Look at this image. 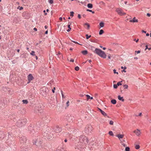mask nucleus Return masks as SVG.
<instances>
[{
	"instance_id": "e433bc0d",
	"label": "nucleus",
	"mask_w": 151,
	"mask_h": 151,
	"mask_svg": "<svg viewBox=\"0 0 151 151\" xmlns=\"http://www.w3.org/2000/svg\"><path fill=\"white\" fill-rule=\"evenodd\" d=\"M123 87L124 88L127 89L128 88V86L126 84H125L123 85Z\"/></svg>"
},
{
	"instance_id": "3c124183",
	"label": "nucleus",
	"mask_w": 151,
	"mask_h": 151,
	"mask_svg": "<svg viewBox=\"0 0 151 151\" xmlns=\"http://www.w3.org/2000/svg\"><path fill=\"white\" fill-rule=\"evenodd\" d=\"M55 87H54L53 89H52V92L53 93H54L55 92Z\"/></svg>"
},
{
	"instance_id": "f704fd0d",
	"label": "nucleus",
	"mask_w": 151,
	"mask_h": 151,
	"mask_svg": "<svg viewBox=\"0 0 151 151\" xmlns=\"http://www.w3.org/2000/svg\"><path fill=\"white\" fill-rule=\"evenodd\" d=\"M130 148L128 147H127L125 148V151H129Z\"/></svg>"
},
{
	"instance_id": "052dcab7",
	"label": "nucleus",
	"mask_w": 151,
	"mask_h": 151,
	"mask_svg": "<svg viewBox=\"0 0 151 151\" xmlns=\"http://www.w3.org/2000/svg\"><path fill=\"white\" fill-rule=\"evenodd\" d=\"M68 124H66L65 127L67 128L68 129L69 128H70V127H68Z\"/></svg>"
},
{
	"instance_id": "69168bd1",
	"label": "nucleus",
	"mask_w": 151,
	"mask_h": 151,
	"mask_svg": "<svg viewBox=\"0 0 151 151\" xmlns=\"http://www.w3.org/2000/svg\"><path fill=\"white\" fill-rule=\"evenodd\" d=\"M122 145H123L124 147H125L126 145L124 143H122Z\"/></svg>"
},
{
	"instance_id": "864d4df0",
	"label": "nucleus",
	"mask_w": 151,
	"mask_h": 151,
	"mask_svg": "<svg viewBox=\"0 0 151 151\" xmlns=\"http://www.w3.org/2000/svg\"><path fill=\"white\" fill-rule=\"evenodd\" d=\"M133 40L134 41H135L136 42H137L139 41V39H138L137 40H136V39H135Z\"/></svg>"
},
{
	"instance_id": "a211bd4d",
	"label": "nucleus",
	"mask_w": 151,
	"mask_h": 151,
	"mask_svg": "<svg viewBox=\"0 0 151 151\" xmlns=\"http://www.w3.org/2000/svg\"><path fill=\"white\" fill-rule=\"evenodd\" d=\"M37 111L38 112H38L39 114V113L40 114H42L43 111L42 109H38Z\"/></svg>"
},
{
	"instance_id": "6e6552de",
	"label": "nucleus",
	"mask_w": 151,
	"mask_h": 151,
	"mask_svg": "<svg viewBox=\"0 0 151 151\" xmlns=\"http://www.w3.org/2000/svg\"><path fill=\"white\" fill-rule=\"evenodd\" d=\"M66 119L68 122H72L73 121L74 117L73 116L70 115L68 116H67Z\"/></svg>"
},
{
	"instance_id": "bf43d9fd",
	"label": "nucleus",
	"mask_w": 151,
	"mask_h": 151,
	"mask_svg": "<svg viewBox=\"0 0 151 151\" xmlns=\"http://www.w3.org/2000/svg\"><path fill=\"white\" fill-rule=\"evenodd\" d=\"M70 61L71 62H73L74 61V60L72 59H71Z\"/></svg>"
},
{
	"instance_id": "f3484780",
	"label": "nucleus",
	"mask_w": 151,
	"mask_h": 151,
	"mask_svg": "<svg viewBox=\"0 0 151 151\" xmlns=\"http://www.w3.org/2000/svg\"><path fill=\"white\" fill-rule=\"evenodd\" d=\"M118 98L119 100L121 101H124V99H123V97H121L120 95L118 96Z\"/></svg>"
},
{
	"instance_id": "a878e982",
	"label": "nucleus",
	"mask_w": 151,
	"mask_h": 151,
	"mask_svg": "<svg viewBox=\"0 0 151 151\" xmlns=\"http://www.w3.org/2000/svg\"><path fill=\"white\" fill-rule=\"evenodd\" d=\"M22 101L23 104H27L28 103V101L27 100H23Z\"/></svg>"
},
{
	"instance_id": "de8ad7c7",
	"label": "nucleus",
	"mask_w": 151,
	"mask_h": 151,
	"mask_svg": "<svg viewBox=\"0 0 151 151\" xmlns=\"http://www.w3.org/2000/svg\"><path fill=\"white\" fill-rule=\"evenodd\" d=\"M113 123H114V122H113L111 120L109 122V124L110 125H112L113 124Z\"/></svg>"
},
{
	"instance_id": "423d86ee",
	"label": "nucleus",
	"mask_w": 151,
	"mask_h": 151,
	"mask_svg": "<svg viewBox=\"0 0 151 151\" xmlns=\"http://www.w3.org/2000/svg\"><path fill=\"white\" fill-rule=\"evenodd\" d=\"M40 125H39V123H37L36 124V125L35 126V129H33L32 130H31V128L30 129L29 128V129L30 130V131L31 132V133H32V132L33 133V132H35V130L36 129L37 130H38L40 129Z\"/></svg>"
},
{
	"instance_id": "4be33fe9",
	"label": "nucleus",
	"mask_w": 151,
	"mask_h": 151,
	"mask_svg": "<svg viewBox=\"0 0 151 151\" xmlns=\"http://www.w3.org/2000/svg\"><path fill=\"white\" fill-rule=\"evenodd\" d=\"M87 6L88 8H90V9H91V8H92V7H93V5L89 3L87 4Z\"/></svg>"
},
{
	"instance_id": "5fc2aeb1",
	"label": "nucleus",
	"mask_w": 151,
	"mask_h": 151,
	"mask_svg": "<svg viewBox=\"0 0 151 151\" xmlns=\"http://www.w3.org/2000/svg\"><path fill=\"white\" fill-rule=\"evenodd\" d=\"M135 52H137V54H138L140 52V50H138L137 51H136Z\"/></svg>"
},
{
	"instance_id": "f257e3e1",
	"label": "nucleus",
	"mask_w": 151,
	"mask_h": 151,
	"mask_svg": "<svg viewBox=\"0 0 151 151\" xmlns=\"http://www.w3.org/2000/svg\"><path fill=\"white\" fill-rule=\"evenodd\" d=\"M79 142L78 143H75V148L80 150H82L88 144V140L87 138L84 135H81L79 139Z\"/></svg>"
},
{
	"instance_id": "393cba45",
	"label": "nucleus",
	"mask_w": 151,
	"mask_h": 151,
	"mask_svg": "<svg viewBox=\"0 0 151 151\" xmlns=\"http://www.w3.org/2000/svg\"><path fill=\"white\" fill-rule=\"evenodd\" d=\"M21 139L24 142H25L26 141V138L25 137H21Z\"/></svg>"
},
{
	"instance_id": "774afa93",
	"label": "nucleus",
	"mask_w": 151,
	"mask_h": 151,
	"mask_svg": "<svg viewBox=\"0 0 151 151\" xmlns=\"http://www.w3.org/2000/svg\"><path fill=\"white\" fill-rule=\"evenodd\" d=\"M142 32H143V33H146V31H145L144 30H142Z\"/></svg>"
},
{
	"instance_id": "bb28decb",
	"label": "nucleus",
	"mask_w": 151,
	"mask_h": 151,
	"mask_svg": "<svg viewBox=\"0 0 151 151\" xmlns=\"http://www.w3.org/2000/svg\"><path fill=\"white\" fill-rule=\"evenodd\" d=\"M99 25L101 27H103L104 26V23L103 22H101L99 24Z\"/></svg>"
},
{
	"instance_id": "79ce46f5",
	"label": "nucleus",
	"mask_w": 151,
	"mask_h": 151,
	"mask_svg": "<svg viewBox=\"0 0 151 151\" xmlns=\"http://www.w3.org/2000/svg\"><path fill=\"white\" fill-rule=\"evenodd\" d=\"M35 51H32L31 53H30V54L32 55H35Z\"/></svg>"
},
{
	"instance_id": "ea45409f",
	"label": "nucleus",
	"mask_w": 151,
	"mask_h": 151,
	"mask_svg": "<svg viewBox=\"0 0 151 151\" xmlns=\"http://www.w3.org/2000/svg\"><path fill=\"white\" fill-rule=\"evenodd\" d=\"M86 11L92 12L93 14L94 13V12L92 11V10H90V9H87L86 10Z\"/></svg>"
},
{
	"instance_id": "37998d69",
	"label": "nucleus",
	"mask_w": 151,
	"mask_h": 151,
	"mask_svg": "<svg viewBox=\"0 0 151 151\" xmlns=\"http://www.w3.org/2000/svg\"><path fill=\"white\" fill-rule=\"evenodd\" d=\"M61 94H62V98H63L65 99V97L64 96V94H63V91L62 90H61Z\"/></svg>"
},
{
	"instance_id": "4468645a",
	"label": "nucleus",
	"mask_w": 151,
	"mask_h": 151,
	"mask_svg": "<svg viewBox=\"0 0 151 151\" xmlns=\"http://www.w3.org/2000/svg\"><path fill=\"white\" fill-rule=\"evenodd\" d=\"M136 18L135 17H134L133 18V19L132 20H129V22H138V20L137 19H135Z\"/></svg>"
},
{
	"instance_id": "9b49d317",
	"label": "nucleus",
	"mask_w": 151,
	"mask_h": 151,
	"mask_svg": "<svg viewBox=\"0 0 151 151\" xmlns=\"http://www.w3.org/2000/svg\"><path fill=\"white\" fill-rule=\"evenodd\" d=\"M62 131V129L58 126H56L55 129V131L56 133H58Z\"/></svg>"
},
{
	"instance_id": "0eeeda50",
	"label": "nucleus",
	"mask_w": 151,
	"mask_h": 151,
	"mask_svg": "<svg viewBox=\"0 0 151 151\" xmlns=\"http://www.w3.org/2000/svg\"><path fill=\"white\" fill-rule=\"evenodd\" d=\"M116 11L117 13L120 15L122 16L126 14L125 13L122 12V9H121L117 8L116 9Z\"/></svg>"
},
{
	"instance_id": "f03ea898",
	"label": "nucleus",
	"mask_w": 151,
	"mask_h": 151,
	"mask_svg": "<svg viewBox=\"0 0 151 151\" xmlns=\"http://www.w3.org/2000/svg\"><path fill=\"white\" fill-rule=\"evenodd\" d=\"M55 132L53 131H52L51 132H47L43 133V136L45 138H47L49 140H51L55 137Z\"/></svg>"
},
{
	"instance_id": "2eb2a0df",
	"label": "nucleus",
	"mask_w": 151,
	"mask_h": 151,
	"mask_svg": "<svg viewBox=\"0 0 151 151\" xmlns=\"http://www.w3.org/2000/svg\"><path fill=\"white\" fill-rule=\"evenodd\" d=\"M116 136L119 139L122 138L124 136V135L123 134H118L116 135Z\"/></svg>"
},
{
	"instance_id": "c03bdc74",
	"label": "nucleus",
	"mask_w": 151,
	"mask_h": 151,
	"mask_svg": "<svg viewBox=\"0 0 151 151\" xmlns=\"http://www.w3.org/2000/svg\"><path fill=\"white\" fill-rule=\"evenodd\" d=\"M113 72H114V73L115 74L116 73L117 74H118V72H116V70L115 69L113 70Z\"/></svg>"
},
{
	"instance_id": "f8f14e48",
	"label": "nucleus",
	"mask_w": 151,
	"mask_h": 151,
	"mask_svg": "<svg viewBox=\"0 0 151 151\" xmlns=\"http://www.w3.org/2000/svg\"><path fill=\"white\" fill-rule=\"evenodd\" d=\"M99 110L101 112V114L104 116H107L108 118L109 117V116H107L106 114L103 110L100 109L98 108Z\"/></svg>"
},
{
	"instance_id": "680f3d73",
	"label": "nucleus",
	"mask_w": 151,
	"mask_h": 151,
	"mask_svg": "<svg viewBox=\"0 0 151 151\" xmlns=\"http://www.w3.org/2000/svg\"><path fill=\"white\" fill-rule=\"evenodd\" d=\"M108 58L109 59H111V56H110V54H109L108 56Z\"/></svg>"
},
{
	"instance_id": "58836bf2",
	"label": "nucleus",
	"mask_w": 151,
	"mask_h": 151,
	"mask_svg": "<svg viewBox=\"0 0 151 151\" xmlns=\"http://www.w3.org/2000/svg\"><path fill=\"white\" fill-rule=\"evenodd\" d=\"M79 68L78 66L76 67L75 68V70H76V71L78 70H79Z\"/></svg>"
},
{
	"instance_id": "7ed1b4c3",
	"label": "nucleus",
	"mask_w": 151,
	"mask_h": 151,
	"mask_svg": "<svg viewBox=\"0 0 151 151\" xmlns=\"http://www.w3.org/2000/svg\"><path fill=\"white\" fill-rule=\"evenodd\" d=\"M94 52L104 58H105L106 57L105 53L100 49L96 48Z\"/></svg>"
},
{
	"instance_id": "13d9d810",
	"label": "nucleus",
	"mask_w": 151,
	"mask_h": 151,
	"mask_svg": "<svg viewBox=\"0 0 151 151\" xmlns=\"http://www.w3.org/2000/svg\"><path fill=\"white\" fill-rule=\"evenodd\" d=\"M145 47H146V48H145V50H146V49H148V46L147 45H146Z\"/></svg>"
},
{
	"instance_id": "c9c22d12",
	"label": "nucleus",
	"mask_w": 151,
	"mask_h": 151,
	"mask_svg": "<svg viewBox=\"0 0 151 151\" xmlns=\"http://www.w3.org/2000/svg\"><path fill=\"white\" fill-rule=\"evenodd\" d=\"M56 55L58 56V55H60L59 56H58V57H61V56H62V54H61L60 52H58V54H56Z\"/></svg>"
},
{
	"instance_id": "c756f323",
	"label": "nucleus",
	"mask_w": 151,
	"mask_h": 151,
	"mask_svg": "<svg viewBox=\"0 0 151 151\" xmlns=\"http://www.w3.org/2000/svg\"><path fill=\"white\" fill-rule=\"evenodd\" d=\"M92 42H97V41L98 40L97 39L96 40H90Z\"/></svg>"
},
{
	"instance_id": "e2e57ef3",
	"label": "nucleus",
	"mask_w": 151,
	"mask_h": 151,
	"mask_svg": "<svg viewBox=\"0 0 151 151\" xmlns=\"http://www.w3.org/2000/svg\"><path fill=\"white\" fill-rule=\"evenodd\" d=\"M23 9V7H22V6H21V7H20V8L19 9V10H22Z\"/></svg>"
},
{
	"instance_id": "6e6d98bb",
	"label": "nucleus",
	"mask_w": 151,
	"mask_h": 151,
	"mask_svg": "<svg viewBox=\"0 0 151 151\" xmlns=\"http://www.w3.org/2000/svg\"><path fill=\"white\" fill-rule=\"evenodd\" d=\"M147 15L148 17H150V16L151 14H150L148 13L147 14Z\"/></svg>"
},
{
	"instance_id": "0e129e2a",
	"label": "nucleus",
	"mask_w": 151,
	"mask_h": 151,
	"mask_svg": "<svg viewBox=\"0 0 151 151\" xmlns=\"http://www.w3.org/2000/svg\"><path fill=\"white\" fill-rule=\"evenodd\" d=\"M34 31H37V29L36 28H34Z\"/></svg>"
},
{
	"instance_id": "cd10ccee",
	"label": "nucleus",
	"mask_w": 151,
	"mask_h": 151,
	"mask_svg": "<svg viewBox=\"0 0 151 151\" xmlns=\"http://www.w3.org/2000/svg\"><path fill=\"white\" fill-rule=\"evenodd\" d=\"M104 32L103 29H101L99 32V34L100 35H102L104 33Z\"/></svg>"
},
{
	"instance_id": "6ab92c4d",
	"label": "nucleus",
	"mask_w": 151,
	"mask_h": 151,
	"mask_svg": "<svg viewBox=\"0 0 151 151\" xmlns=\"http://www.w3.org/2000/svg\"><path fill=\"white\" fill-rule=\"evenodd\" d=\"M50 99L52 101V102L51 101H50V103H52L53 102L55 103V101H56V97H55V98H52Z\"/></svg>"
},
{
	"instance_id": "39448f33",
	"label": "nucleus",
	"mask_w": 151,
	"mask_h": 151,
	"mask_svg": "<svg viewBox=\"0 0 151 151\" xmlns=\"http://www.w3.org/2000/svg\"><path fill=\"white\" fill-rule=\"evenodd\" d=\"M93 130V127L92 126L89 125L87 126L85 128V132L87 134L91 133Z\"/></svg>"
},
{
	"instance_id": "b1692460",
	"label": "nucleus",
	"mask_w": 151,
	"mask_h": 151,
	"mask_svg": "<svg viewBox=\"0 0 151 151\" xmlns=\"http://www.w3.org/2000/svg\"><path fill=\"white\" fill-rule=\"evenodd\" d=\"M111 103L114 104H115L116 103V100L115 99H113L111 101Z\"/></svg>"
},
{
	"instance_id": "72a5a7b5",
	"label": "nucleus",
	"mask_w": 151,
	"mask_h": 151,
	"mask_svg": "<svg viewBox=\"0 0 151 151\" xmlns=\"http://www.w3.org/2000/svg\"><path fill=\"white\" fill-rule=\"evenodd\" d=\"M140 148V146L139 145H136L135 146V148L136 149H138Z\"/></svg>"
},
{
	"instance_id": "dca6fc26",
	"label": "nucleus",
	"mask_w": 151,
	"mask_h": 151,
	"mask_svg": "<svg viewBox=\"0 0 151 151\" xmlns=\"http://www.w3.org/2000/svg\"><path fill=\"white\" fill-rule=\"evenodd\" d=\"M71 24V23H70L69 22L68 24V29L67 30V31L68 32H70V31L71 29V28L70 27V25Z\"/></svg>"
},
{
	"instance_id": "2f4dec72",
	"label": "nucleus",
	"mask_w": 151,
	"mask_h": 151,
	"mask_svg": "<svg viewBox=\"0 0 151 151\" xmlns=\"http://www.w3.org/2000/svg\"><path fill=\"white\" fill-rule=\"evenodd\" d=\"M109 135H110L111 136H114V134L113 133V132L111 131H109Z\"/></svg>"
},
{
	"instance_id": "49530a36",
	"label": "nucleus",
	"mask_w": 151,
	"mask_h": 151,
	"mask_svg": "<svg viewBox=\"0 0 151 151\" xmlns=\"http://www.w3.org/2000/svg\"><path fill=\"white\" fill-rule=\"evenodd\" d=\"M99 4L101 5H104V4H105V3H104V2L102 1H100L99 3Z\"/></svg>"
},
{
	"instance_id": "20e7f679",
	"label": "nucleus",
	"mask_w": 151,
	"mask_h": 151,
	"mask_svg": "<svg viewBox=\"0 0 151 151\" xmlns=\"http://www.w3.org/2000/svg\"><path fill=\"white\" fill-rule=\"evenodd\" d=\"M27 121V119H22L19 120L16 124L18 127H21L26 124Z\"/></svg>"
},
{
	"instance_id": "4d7b16f0",
	"label": "nucleus",
	"mask_w": 151,
	"mask_h": 151,
	"mask_svg": "<svg viewBox=\"0 0 151 151\" xmlns=\"http://www.w3.org/2000/svg\"><path fill=\"white\" fill-rule=\"evenodd\" d=\"M69 103V101H68L66 103V105L67 106H69L68 103Z\"/></svg>"
},
{
	"instance_id": "8fccbe9b",
	"label": "nucleus",
	"mask_w": 151,
	"mask_h": 151,
	"mask_svg": "<svg viewBox=\"0 0 151 151\" xmlns=\"http://www.w3.org/2000/svg\"><path fill=\"white\" fill-rule=\"evenodd\" d=\"M72 41L74 43H75V44L80 45V44L79 43H78L77 42H76V41Z\"/></svg>"
},
{
	"instance_id": "5701e85b",
	"label": "nucleus",
	"mask_w": 151,
	"mask_h": 151,
	"mask_svg": "<svg viewBox=\"0 0 151 151\" xmlns=\"http://www.w3.org/2000/svg\"><path fill=\"white\" fill-rule=\"evenodd\" d=\"M56 151H65L63 148H61V147H58Z\"/></svg>"
},
{
	"instance_id": "c85d7f7f",
	"label": "nucleus",
	"mask_w": 151,
	"mask_h": 151,
	"mask_svg": "<svg viewBox=\"0 0 151 151\" xmlns=\"http://www.w3.org/2000/svg\"><path fill=\"white\" fill-rule=\"evenodd\" d=\"M84 25L87 26V29H89L90 27V25L88 24V23H86L84 24Z\"/></svg>"
},
{
	"instance_id": "a18cd8bd",
	"label": "nucleus",
	"mask_w": 151,
	"mask_h": 151,
	"mask_svg": "<svg viewBox=\"0 0 151 151\" xmlns=\"http://www.w3.org/2000/svg\"><path fill=\"white\" fill-rule=\"evenodd\" d=\"M114 88L116 89L117 88L118 86L117 84H114L113 86Z\"/></svg>"
},
{
	"instance_id": "9d476101",
	"label": "nucleus",
	"mask_w": 151,
	"mask_h": 151,
	"mask_svg": "<svg viewBox=\"0 0 151 151\" xmlns=\"http://www.w3.org/2000/svg\"><path fill=\"white\" fill-rule=\"evenodd\" d=\"M5 133L2 131H0V139H2L5 137Z\"/></svg>"
},
{
	"instance_id": "a19ab883",
	"label": "nucleus",
	"mask_w": 151,
	"mask_h": 151,
	"mask_svg": "<svg viewBox=\"0 0 151 151\" xmlns=\"http://www.w3.org/2000/svg\"><path fill=\"white\" fill-rule=\"evenodd\" d=\"M70 16L71 17H73V16L74 12L73 11H72L70 12Z\"/></svg>"
},
{
	"instance_id": "7c9ffc66",
	"label": "nucleus",
	"mask_w": 151,
	"mask_h": 151,
	"mask_svg": "<svg viewBox=\"0 0 151 151\" xmlns=\"http://www.w3.org/2000/svg\"><path fill=\"white\" fill-rule=\"evenodd\" d=\"M86 39H88L89 38L91 37V35H88V34H86Z\"/></svg>"
},
{
	"instance_id": "412c9836",
	"label": "nucleus",
	"mask_w": 151,
	"mask_h": 151,
	"mask_svg": "<svg viewBox=\"0 0 151 151\" xmlns=\"http://www.w3.org/2000/svg\"><path fill=\"white\" fill-rule=\"evenodd\" d=\"M81 53L84 55H85L87 54L88 53V51L86 50H84L82 51L81 52Z\"/></svg>"
},
{
	"instance_id": "aec40b11",
	"label": "nucleus",
	"mask_w": 151,
	"mask_h": 151,
	"mask_svg": "<svg viewBox=\"0 0 151 151\" xmlns=\"http://www.w3.org/2000/svg\"><path fill=\"white\" fill-rule=\"evenodd\" d=\"M86 96L87 97V100H88L89 99H93V97H90L88 95H86Z\"/></svg>"
},
{
	"instance_id": "4c0bfd02",
	"label": "nucleus",
	"mask_w": 151,
	"mask_h": 151,
	"mask_svg": "<svg viewBox=\"0 0 151 151\" xmlns=\"http://www.w3.org/2000/svg\"><path fill=\"white\" fill-rule=\"evenodd\" d=\"M48 2L51 4L53 3V0H48Z\"/></svg>"
},
{
	"instance_id": "09e8293b",
	"label": "nucleus",
	"mask_w": 151,
	"mask_h": 151,
	"mask_svg": "<svg viewBox=\"0 0 151 151\" xmlns=\"http://www.w3.org/2000/svg\"><path fill=\"white\" fill-rule=\"evenodd\" d=\"M36 141H37V142H38L39 143L40 145L42 143V141H41V140H40L39 141H38V140H36Z\"/></svg>"
},
{
	"instance_id": "ddd939ff",
	"label": "nucleus",
	"mask_w": 151,
	"mask_h": 151,
	"mask_svg": "<svg viewBox=\"0 0 151 151\" xmlns=\"http://www.w3.org/2000/svg\"><path fill=\"white\" fill-rule=\"evenodd\" d=\"M134 132L135 133L137 136H139L140 134V130L138 129H137L136 130L134 131Z\"/></svg>"
},
{
	"instance_id": "603ef678",
	"label": "nucleus",
	"mask_w": 151,
	"mask_h": 151,
	"mask_svg": "<svg viewBox=\"0 0 151 151\" xmlns=\"http://www.w3.org/2000/svg\"><path fill=\"white\" fill-rule=\"evenodd\" d=\"M78 17L79 19H81V16L80 14H78Z\"/></svg>"
},
{
	"instance_id": "473e14b6",
	"label": "nucleus",
	"mask_w": 151,
	"mask_h": 151,
	"mask_svg": "<svg viewBox=\"0 0 151 151\" xmlns=\"http://www.w3.org/2000/svg\"><path fill=\"white\" fill-rule=\"evenodd\" d=\"M122 82V81H121L120 82H118L117 83V86H119L120 85H122V84L121 83Z\"/></svg>"
},
{
	"instance_id": "1a4fd4ad",
	"label": "nucleus",
	"mask_w": 151,
	"mask_h": 151,
	"mask_svg": "<svg viewBox=\"0 0 151 151\" xmlns=\"http://www.w3.org/2000/svg\"><path fill=\"white\" fill-rule=\"evenodd\" d=\"M34 79L32 75L31 74H29L27 76V79L28 80V82L27 83H29L31 81L33 80Z\"/></svg>"
},
{
	"instance_id": "338daca9",
	"label": "nucleus",
	"mask_w": 151,
	"mask_h": 151,
	"mask_svg": "<svg viewBox=\"0 0 151 151\" xmlns=\"http://www.w3.org/2000/svg\"><path fill=\"white\" fill-rule=\"evenodd\" d=\"M59 20L61 21H62L63 20V18L61 17H60Z\"/></svg>"
}]
</instances>
